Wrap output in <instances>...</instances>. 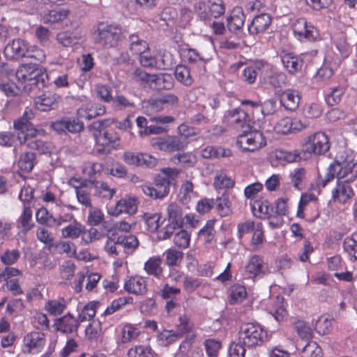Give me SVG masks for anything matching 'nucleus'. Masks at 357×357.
I'll list each match as a JSON object with an SVG mask.
<instances>
[{"label": "nucleus", "mask_w": 357, "mask_h": 357, "mask_svg": "<svg viewBox=\"0 0 357 357\" xmlns=\"http://www.w3.org/2000/svg\"><path fill=\"white\" fill-rule=\"evenodd\" d=\"M283 67L291 75H295L301 70L303 61L301 56L293 53H283L280 56Z\"/></svg>", "instance_id": "nucleus-26"}, {"label": "nucleus", "mask_w": 357, "mask_h": 357, "mask_svg": "<svg viewBox=\"0 0 357 357\" xmlns=\"http://www.w3.org/2000/svg\"><path fill=\"white\" fill-rule=\"evenodd\" d=\"M54 326L58 331L63 333H72L77 331L79 322L77 318L68 312L63 317L56 319Z\"/></svg>", "instance_id": "nucleus-24"}, {"label": "nucleus", "mask_w": 357, "mask_h": 357, "mask_svg": "<svg viewBox=\"0 0 357 357\" xmlns=\"http://www.w3.org/2000/svg\"><path fill=\"white\" fill-rule=\"evenodd\" d=\"M269 313L278 321H282L286 317L287 312L284 307V299L280 297H277L273 304V307L269 310Z\"/></svg>", "instance_id": "nucleus-49"}, {"label": "nucleus", "mask_w": 357, "mask_h": 357, "mask_svg": "<svg viewBox=\"0 0 357 357\" xmlns=\"http://www.w3.org/2000/svg\"><path fill=\"white\" fill-rule=\"evenodd\" d=\"M199 18L205 23L211 21L212 18H217L225 12L223 0H208L207 3L199 2L195 7Z\"/></svg>", "instance_id": "nucleus-4"}, {"label": "nucleus", "mask_w": 357, "mask_h": 357, "mask_svg": "<svg viewBox=\"0 0 357 357\" xmlns=\"http://www.w3.org/2000/svg\"><path fill=\"white\" fill-rule=\"evenodd\" d=\"M250 206L254 215L261 219L265 218L271 211L273 212L274 209L268 200L263 199L254 200Z\"/></svg>", "instance_id": "nucleus-31"}, {"label": "nucleus", "mask_w": 357, "mask_h": 357, "mask_svg": "<svg viewBox=\"0 0 357 357\" xmlns=\"http://www.w3.org/2000/svg\"><path fill=\"white\" fill-rule=\"evenodd\" d=\"M174 165H180L184 168H190L195 165L197 158L192 152L176 153L170 158Z\"/></svg>", "instance_id": "nucleus-36"}, {"label": "nucleus", "mask_w": 357, "mask_h": 357, "mask_svg": "<svg viewBox=\"0 0 357 357\" xmlns=\"http://www.w3.org/2000/svg\"><path fill=\"white\" fill-rule=\"evenodd\" d=\"M183 211L181 207L175 202L170 203L167 207V218L169 222L183 225Z\"/></svg>", "instance_id": "nucleus-45"}, {"label": "nucleus", "mask_w": 357, "mask_h": 357, "mask_svg": "<svg viewBox=\"0 0 357 357\" xmlns=\"http://www.w3.org/2000/svg\"><path fill=\"white\" fill-rule=\"evenodd\" d=\"M340 164L338 179L351 182L357 178V160L354 159L352 154H347L345 158L340 160Z\"/></svg>", "instance_id": "nucleus-19"}, {"label": "nucleus", "mask_w": 357, "mask_h": 357, "mask_svg": "<svg viewBox=\"0 0 357 357\" xmlns=\"http://www.w3.org/2000/svg\"><path fill=\"white\" fill-rule=\"evenodd\" d=\"M122 38V29L116 24L100 23L95 31L94 40L105 47H115Z\"/></svg>", "instance_id": "nucleus-2"}, {"label": "nucleus", "mask_w": 357, "mask_h": 357, "mask_svg": "<svg viewBox=\"0 0 357 357\" xmlns=\"http://www.w3.org/2000/svg\"><path fill=\"white\" fill-rule=\"evenodd\" d=\"M71 220H73L72 223H70L61 230L63 238H77L82 233V225L74 218Z\"/></svg>", "instance_id": "nucleus-50"}, {"label": "nucleus", "mask_w": 357, "mask_h": 357, "mask_svg": "<svg viewBox=\"0 0 357 357\" xmlns=\"http://www.w3.org/2000/svg\"><path fill=\"white\" fill-rule=\"evenodd\" d=\"M33 117L34 113L33 110L29 107H26L22 116L15 120L13 123V127L17 133H20L21 137L26 136V141L28 137L35 135L37 132L31 122Z\"/></svg>", "instance_id": "nucleus-12"}, {"label": "nucleus", "mask_w": 357, "mask_h": 357, "mask_svg": "<svg viewBox=\"0 0 357 357\" xmlns=\"http://www.w3.org/2000/svg\"><path fill=\"white\" fill-rule=\"evenodd\" d=\"M194 328V324L190 319L185 314L181 315L178 318V322L176 326V331H174L179 338L183 335L192 331Z\"/></svg>", "instance_id": "nucleus-56"}, {"label": "nucleus", "mask_w": 357, "mask_h": 357, "mask_svg": "<svg viewBox=\"0 0 357 357\" xmlns=\"http://www.w3.org/2000/svg\"><path fill=\"white\" fill-rule=\"evenodd\" d=\"M36 219L38 224L43 225L42 227L46 226L50 228L57 229L65 223L71 222V220L73 219V215L72 213H65L56 218L50 213L47 208L42 207L37 210Z\"/></svg>", "instance_id": "nucleus-7"}, {"label": "nucleus", "mask_w": 357, "mask_h": 357, "mask_svg": "<svg viewBox=\"0 0 357 357\" xmlns=\"http://www.w3.org/2000/svg\"><path fill=\"white\" fill-rule=\"evenodd\" d=\"M124 289L133 294H143L146 291V286L143 278L131 277L123 285Z\"/></svg>", "instance_id": "nucleus-30"}, {"label": "nucleus", "mask_w": 357, "mask_h": 357, "mask_svg": "<svg viewBox=\"0 0 357 357\" xmlns=\"http://www.w3.org/2000/svg\"><path fill=\"white\" fill-rule=\"evenodd\" d=\"M161 215L158 213H145L143 220L146 225L147 230L155 232L160 226Z\"/></svg>", "instance_id": "nucleus-57"}, {"label": "nucleus", "mask_w": 357, "mask_h": 357, "mask_svg": "<svg viewBox=\"0 0 357 357\" xmlns=\"http://www.w3.org/2000/svg\"><path fill=\"white\" fill-rule=\"evenodd\" d=\"M163 255L165 257V263L168 266H176L180 264L183 259V252L175 248L165 250Z\"/></svg>", "instance_id": "nucleus-54"}, {"label": "nucleus", "mask_w": 357, "mask_h": 357, "mask_svg": "<svg viewBox=\"0 0 357 357\" xmlns=\"http://www.w3.org/2000/svg\"><path fill=\"white\" fill-rule=\"evenodd\" d=\"M304 149L309 153L324 155L330 149L329 138L323 132H315L306 138Z\"/></svg>", "instance_id": "nucleus-6"}, {"label": "nucleus", "mask_w": 357, "mask_h": 357, "mask_svg": "<svg viewBox=\"0 0 357 357\" xmlns=\"http://www.w3.org/2000/svg\"><path fill=\"white\" fill-rule=\"evenodd\" d=\"M25 143L29 149L36 151L40 154H45L50 152L46 143L41 139L34 138L33 136L28 137Z\"/></svg>", "instance_id": "nucleus-60"}, {"label": "nucleus", "mask_w": 357, "mask_h": 357, "mask_svg": "<svg viewBox=\"0 0 357 357\" xmlns=\"http://www.w3.org/2000/svg\"><path fill=\"white\" fill-rule=\"evenodd\" d=\"M237 144L245 151L253 152L266 146V142L262 132L255 130L240 135Z\"/></svg>", "instance_id": "nucleus-9"}, {"label": "nucleus", "mask_w": 357, "mask_h": 357, "mask_svg": "<svg viewBox=\"0 0 357 357\" xmlns=\"http://www.w3.org/2000/svg\"><path fill=\"white\" fill-rule=\"evenodd\" d=\"M122 158L128 165L151 168L157 165V159L148 153L126 151Z\"/></svg>", "instance_id": "nucleus-16"}, {"label": "nucleus", "mask_w": 357, "mask_h": 357, "mask_svg": "<svg viewBox=\"0 0 357 357\" xmlns=\"http://www.w3.org/2000/svg\"><path fill=\"white\" fill-rule=\"evenodd\" d=\"M343 247L349 259L351 261H357V239L354 238V234L344 239Z\"/></svg>", "instance_id": "nucleus-61"}, {"label": "nucleus", "mask_w": 357, "mask_h": 357, "mask_svg": "<svg viewBox=\"0 0 357 357\" xmlns=\"http://www.w3.org/2000/svg\"><path fill=\"white\" fill-rule=\"evenodd\" d=\"M52 128L56 132H70L77 133L84 128V123L75 119H65L57 121L52 124Z\"/></svg>", "instance_id": "nucleus-25"}, {"label": "nucleus", "mask_w": 357, "mask_h": 357, "mask_svg": "<svg viewBox=\"0 0 357 357\" xmlns=\"http://www.w3.org/2000/svg\"><path fill=\"white\" fill-rule=\"evenodd\" d=\"M172 183L173 179L169 181L163 178V176L158 175L155 178V187L143 185L141 188L146 195L153 199H162L169 194Z\"/></svg>", "instance_id": "nucleus-10"}, {"label": "nucleus", "mask_w": 357, "mask_h": 357, "mask_svg": "<svg viewBox=\"0 0 357 357\" xmlns=\"http://www.w3.org/2000/svg\"><path fill=\"white\" fill-rule=\"evenodd\" d=\"M36 234L37 239L46 245L47 250L52 252L54 245V237L52 232L45 227H39Z\"/></svg>", "instance_id": "nucleus-48"}, {"label": "nucleus", "mask_w": 357, "mask_h": 357, "mask_svg": "<svg viewBox=\"0 0 357 357\" xmlns=\"http://www.w3.org/2000/svg\"><path fill=\"white\" fill-rule=\"evenodd\" d=\"M56 40L63 47H71L79 43V38L73 33L63 31L56 35Z\"/></svg>", "instance_id": "nucleus-58"}, {"label": "nucleus", "mask_w": 357, "mask_h": 357, "mask_svg": "<svg viewBox=\"0 0 357 357\" xmlns=\"http://www.w3.org/2000/svg\"><path fill=\"white\" fill-rule=\"evenodd\" d=\"M66 308V303L63 298L50 300L45 305V309L53 316L61 314Z\"/></svg>", "instance_id": "nucleus-55"}, {"label": "nucleus", "mask_w": 357, "mask_h": 357, "mask_svg": "<svg viewBox=\"0 0 357 357\" xmlns=\"http://www.w3.org/2000/svg\"><path fill=\"white\" fill-rule=\"evenodd\" d=\"M70 11L68 9L56 7L44 13L42 16V21L45 24H54L63 20L67 17Z\"/></svg>", "instance_id": "nucleus-33"}, {"label": "nucleus", "mask_w": 357, "mask_h": 357, "mask_svg": "<svg viewBox=\"0 0 357 357\" xmlns=\"http://www.w3.org/2000/svg\"><path fill=\"white\" fill-rule=\"evenodd\" d=\"M291 27L295 37L301 42H314L319 39L318 29L313 24L308 23L304 17L295 20L291 24Z\"/></svg>", "instance_id": "nucleus-5"}, {"label": "nucleus", "mask_w": 357, "mask_h": 357, "mask_svg": "<svg viewBox=\"0 0 357 357\" xmlns=\"http://www.w3.org/2000/svg\"><path fill=\"white\" fill-rule=\"evenodd\" d=\"M215 204H216L217 212L221 217H227L231 214V204L227 195L222 194L218 197L215 201Z\"/></svg>", "instance_id": "nucleus-44"}, {"label": "nucleus", "mask_w": 357, "mask_h": 357, "mask_svg": "<svg viewBox=\"0 0 357 357\" xmlns=\"http://www.w3.org/2000/svg\"><path fill=\"white\" fill-rule=\"evenodd\" d=\"M117 242L120 243L125 255L132 254L139 246V240L135 235H121L117 236Z\"/></svg>", "instance_id": "nucleus-34"}, {"label": "nucleus", "mask_w": 357, "mask_h": 357, "mask_svg": "<svg viewBox=\"0 0 357 357\" xmlns=\"http://www.w3.org/2000/svg\"><path fill=\"white\" fill-rule=\"evenodd\" d=\"M300 93L293 89L283 90L280 94V104L287 110L295 111L300 105Z\"/></svg>", "instance_id": "nucleus-23"}, {"label": "nucleus", "mask_w": 357, "mask_h": 357, "mask_svg": "<svg viewBox=\"0 0 357 357\" xmlns=\"http://www.w3.org/2000/svg\"><path fill=\"white\" fill-rule=\"evenodd\" d=\"M93 136L96 144L102 146L97 149L98 153H109V150H107V148L117 149L120 146V136L114 130L98 128L93 133Z\"/></svg>", "instance_id": "nucleus-3"}, {"label": "nucleus", "mask_w": 357, "mask_h": 357, "mask_svg": "<svg viewBox=\"0 0 357 357\" xmlns=\"http://www.w3.org/2000/svg\"><path fill=\"white\" fill-rule=\"evenodd\" d=\"M354 196L350 182L337 179L335 186L331 190V200L344 204Z\"/></svg>", "instance_id": "nucleus-17"}, {"label": "nucleus", "mask_w": 357, "mask_h": 357, "mask_svg": "<svg viewBox=\"0 0 357 357\" xmlns=\"http://www.w3.org/2000/svg\"><path fill=\"white\" fill-rule=\"evenodd\" d=\"M215 223V220H208L198 232V238L205 244H211L215 239L216 234Z\"/></svg>", "instance_id": "nucleus-37"}, {"label": "nucleus", "mask_w": 357, "mask_h": 357, "mask_svg": "<svg viewBox=\"0 0 357 357\" xmlns=\"http://www.w3.org/2000/svg\"><path fill=\"white\" fill-rule=\"evenodd\" d=\"M244 272L248 278L254 280L268 274L270 268L262 256L253 255L245 264Z\"/></svg>", "instance_id": "nucleus-8"}, {"label": "nucleus", "mask_w": 357, "mask_h": 357, "mask_svg": "<svg viewBox=\"0 0 357 357\" xmlns=\"http://www.w3.org/2000/svg\"><path fill=\"white\" fill-rule=\"evenodd\" d=\"M174 75L177 81L185 86H190L193 82L190 69L186 66H176Z\"/></svg>", "instance_id": "nucleus-59"}, {"label": "nucleus", "mask_w": 357, "mask_h": 357, "mask_svg": "<svg viewBox=\"0 0 357 357\" xmlns=\"http://www.w3.org/2000/svg\"><path fill=\"white\" fill-rule=\"evenodd\" d=\"M16 225L24 233H26L32 229L34 224L32 222V210L29 205L23 206L22 212L17 218Z\"/></svg>", "instance_id": "nucleus-32"}, {"label": "nucleus", "mask_w": 357, "mask_h": 357, "mask_svg": "<svg viewBox=\"0 0 357 357\" xmlns=\"http://www.w3.org/2000/svg\"><path fill=\"white\" fill-rule=\"evenodd\" d=\"M271 22V15L266 13L257 15L248 25V31L253 36L262 34L269 28Z\"/></svg>", "instance_id": "nucleus-22"}, {"label": "nucleus", "mask_w": 357, "mask_h": 357, "mask_svg": "<svg viewBox=\"0 0 357 357\" xmlns=\"http://www.w3.org/2000/svg\"><path fill=\"white\" fill-rule=\"evenodd\" d=\"M120 243L117 242V236L112 231H109L107 234V241L104 245V250L107 255L112 258H117L124 255L120 249Z\"/></svg>", "instance_id": "nucleus-29"}, {"label": "nucleus", "mask_w": 357, "mask_h": 357, "mask_svg": "<svg viewBox=\"0 0 357 357\" xmlns=\"http://www.w3.org/2000/svg\"><path fill=\"white\" fill-rule=\"evenodd\" d=\"M153 146L166 152L180 151L186 148V143L178 135H167L153 141Z\"/></svg>", "instance_id": "nucleus-15"}, {"label": "nucleus", "mask_w": 357, "mask_h": 357, "mask_svg": "<svg viewBox=\"0 0 357 357\" xmlns=\"http://www.w3.org/2000/svg\"><path fill=\"white\" fill-rule=\"evenodd\" d=\"M36 155L29 151L24 152L20 155L17 166L21 171L30 172L36 164Z\"/></svg>", "instance_id": "nucleus-42"}, {"label": "nucleus", "mask_w": 357, "mask_h": 357, "mask_svg": "<svg viewBox=\"0 0 357 357\" xmlns=\"http://www.w3.org/2000/svg\"><path fill=\"white\" fill-rule=\"evenodd\" d=\"M44 75H40L38 69L31 64L20 66L15 72V77L22 83L29 82V85H39L40 81L43 83Z\"/></svg>", "instance_id": "nucleus-14"}, {"label": "nucleus", "mask_w": 357, "mask_h": 357, "mask_svg": "<svg viewBox=\"0 0 357 357\" xmlns=\"http://www.w3.org/2000/svg\"><path fill=\"white\" fill-rule=\"evenodd\" d=\"M245 15L238 11L233 13L227 18V26L230 31L236 32L239 31L244 25Z\"/></svg>", "instance_id": "nucleus-52"}, {"label": "nucleus", "mask_w": 357, "mask_h": 357, "mask_svg": "<svg viewBox=\"0 0 357 357\" xmlns=\"http://www.w3.org/2000/svg\"><path fill=\"white\" fill-rule=\"evenodd\" d=\"M46 342L45 335L39 332L28 333L23 338L22 351L36 354L42 351Z\"/></svg>", "instance_id": "nucleus-11"}, {"label": "nucleus", "mask_w": 357, "mask_h": 357, "mask_svg": "<svg viewBox=\"0 0 357 357\" xmlns=\"http://www.w3.org/2000/svg\"><path fill=\"white\" fill-rule=\"evenodd\" d=\"M19 142L20 144H25L26 136L21 137L20 133L15 135L12 132H2L0 133V146L11 147Z\"/></svg>", "instance_id": "nucleus-43"}, {"label": "nucleus", "mask_w": 357, "mask_h": 357, "mask_svg": "<svg viewBox=\"0 0 357 357\" xmlns=\"http://www.w3.org/2000/svg\"><path fill=\"white\" fill-rule=\"evenodd\" d=\"M294 330L303 340H309L313 337V330L310 325L303 320L297 319L292 323Z\"/></svg>", "instance_id": "nucleus-40"}, {"label": "nucleus", "mask_w": 357, "mask_h": 357, "mask_svg": "<svg viewBox=\"0 0 357 357\" xmlns=\"http://www.w3.org/2000/svg\"><path fill=\"white\" fill-rule=\"evenodd\" d=\"M306 178L307 172L303 167L295 169L290 174L291 183L295 188L299 190L304 188Z\"/></svg>", "instance_id": "nucleus-47"}, {"label": "nucleus", "mask_w": 357, "mask_h": 357, "mask_svg": "<svg viewBox=\"0 0 357 357\" xmlns=\"http://www.w3.org/2000/svg\"><path fill=\"white\" fill-rule=\"evenodd\" d=\"M98 303L90 302L82 308L81 312L79 313L77 319L79 322H84L91 320L96 315V307Z\"/></svg>", "instance_id": "nucleus-62"}, {"label": "nucleus", "mask_w": 357, "mask_h": 357, "mask_svg": "<svg viewBox=\"0 0 357 357\" xmlns=\"http://www.w3.org/2000/svg\"><path fill=\"white\" fill-rule=\"evenodd\" d=\"M144 270L150 275L160 278L162 274V259L159 256L150 257L144 263Z\"/></svg>", "instance_id": "nucleus-38"}, {"label": "nucleus", "mask_w": 357, "mask_h": 357, "mask_svg": "<svg viewBox=\"0 0 357 357\" xmlns=\"http://www.w3.org/2000/svg\"><path fill=\"white\" fill-rule=\"evenodd\" d=\"M301 357H321V349L317 342H308L301 350Z\"/></svg>", "instance_id": "nucleus-64"}, {"label": "nucleus", "mask_w": 357, "mask_h": 357, "mask_svg": "<svg viewBox=\"0 0 357 357\" xmlns=\"http://www.w3.org/2000/svg\"><path fill=\"white\" fill-rule=\"evenodd\" d=\"M137 211V200L135 197L123 198L118 201L115 205L113 215L117 216L121 213L133 215Z\"/></svg>", "instance_id": "nucleus-28"}, {"label": "nucleus", "mask_w": 357, "mask_h": 357, "mask_svg": "<svg viewBox=\"0 0 357 357\" xmlns=\"http://www.w3.org/2000/svg\"><path fill=\"white\" fill-rule=\"evenodd\" d=\"M153 351L150 347L137 345L131 347L128 351V357H153Z\"/></svg>", "instance_id": "nucleus-63"}, {"label": "nucleus", "mask_w": 357, "mask_h": 357, "mask_svg": "<svg viewBox=\"0 0 357 357\" xmlns=\"http://www.w3.org/2000/svg\"><path fill=\"white\" fill-rule=\"evenodd\" d=\"M129 49L133 54L139 55L145 53L149 49L148 43L140 38L137 34L132 33L129 36Z\"/></svg>", "instance_id": "nucleus-35"}, {"label": "nucleus", "mask_w": 357, "mask_h": 357, "mask_svg": "<svg viewBox=\"0 0 357 357\" xmlns=\"http://www.w3.org/2000/svg\"><path fill=\"white\" fill-rule=\"evenodd\" d=\"M181 55L184 61H187L192 68H195L198 73L206 71V64L211 59L198 52L195 49L183 47L181 50Z\"/></svg>", "instance_id": "nucleus-13"}, {"label": "nucleus", "mask_w": 357, "mask_h": 357, "mask_svg": "<svg viewBox=\"0 0 357 357\" xmlns=\"http://www.w3.org/2000/svg\"><path fill=\"white\" fill-rule=\"evenodd\" d=\"M134 77L137 80L142 81L144 82H160V81L162 79H171V75L166 74V75H150L144 71L142 69H136L134 73Z\"/></svg>", "instance_id": "nucleus-53"}, {"label": "nucleus", "mask_w": 357, "mask_h": 357, "mask_svg": "<svg viewBox=\"0 0 357 357\" xmlns=\"http://www.w3.org/2000/svg\"><path fill=\"white\" fill-rule=\"evenodd\" d=\"M202 155L204 158H227L231 155V151L221 146H208L202 150Z\"/></svg>", "instance_id": "nucleus-41"}, {"label": "nucleus", "mask_w": 357, "mask_h": 357, "mask_svg": "<svg viewBox=\"0 0 357 357\" xmlns=\"http://www.w3.org/2000/svg\"><path fill=\"white\" fill-rule=\"evenodd\" d=\"M111 102L112 108L116 112L132 110L136 106L132 100L121 94H116L114 96Z\"/></svg>", "instance_id": "nucleus-39"}, {"label": "nucleus", "mask_w": 357, "mask_h": 357, "mask_svg": "<svg viewBox=\"0 0 357 357\" xmlns=\"http://www.w3.org/2000/svg\"><path fill=\"white\" fill-rule=\"evenodd\" d=\"M105 112L106 109L104 105H95L89 102L80 107L77 111V114L80 119L91 120L103 115Z\"/></svg>", "instance_id": "nucleus-27"}, {"label": "nucleus", "mask_w": 357, "mask_h": 357, "mask_svg": "<svg viewBox=\"0 0 357 357\" xmlns=\"http://www.w3.org/2000/svg\"><path fill=\"white\" fill-rule=\"evenodd\" d=\"M247 112L239 107L228 110L223 116V123L234 129L243 128L248 123Z\"/></svg>", "instance_id": "nucleus-18"}, {"label": "nucleus", "mask_w": 357, "mask_h": 357, "mask_svg": "<svg viewBox=\"0 0 357 357\" xmlns=\"http://www.w3.org/2000/svg\"><path fill=\"white\" fill-rule=\"evenodd\" d=\"M340 160L336 159L328 166L325 178L321 179V176H319L318 178L321 180L319 181V185L322 188H325L326 185L333 180L335 176L337 177V180L338 179V170L340 169Z\"/></svg>", "instance_id": "nucleus-51"}, {"label": "nucleus", "mask_w": 357, "mask_h": 357, "mask_svg": "<svg viewBox=\"0 0 357 357\" xmlns=\"http://www.w3.org/2000/svg\"><path fill=\"white\" fill-rule=\"evenodd\" d=\"M29 47L28 43L20 38L14 39L5 47L3 54L5 56L11 60L25 57Z\"/></svg>", "instance_id": "nucleus-20"}, {"label": "nucleus", "mask_w": 357, "mask_h": 357, "mask_svg": "<svg viewBox=\"0 0 357 357\" xmlns=\"http://www.w3.org/2000/svg\"><path fill=\"white\" fill-rule=\"evenodd\" d=\"M267 332L258 324L243 323L238 331V340L248 347L261 346L267 340Z\"/></svg>", "instance_id": "nucleus-1"}, {"label": "nucleus", "mask_w": 357, "mask_h": 357, "mask_svg": "<svg viewBox=\"0 0 357 357\" xmlns=\"http://www.w3.org/2000/svg\"><path fill=\"white\" fill-rule=\"evenodd\" d=\"M265 79L269 85L275 89L285 86L287 82L286 73L281 71H271Z\"/></svg>", "instance_id": "nucleus-46"}, {"label": "nucleus", "mask_w": 357, "mask_h": 357, "mask_svg": "<svg viewBox=\"0 0 357 357\" xmlns=\"http://www.w3.org/2000/svg\"><path fill=\"white\" fill-rule=\"evenodd\" d=\"M60 99L61 97L58 94L48 91L36 97L34 105L38 110L48 112L57 107Z\"/></svg>", "instance_id": "nucleus-21"}]
</instances>
